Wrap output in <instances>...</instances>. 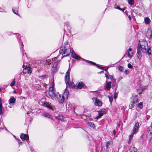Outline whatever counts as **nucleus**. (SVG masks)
I'll return each mask as SVG.
<instances>
[{
	"label": "nucleus",
	"mask_w": 152,
	"mask_h": 152,
	"mask_svg": "<svg viewBox=\"0 0 152 152\" xmlns=\"http://www.w3.org/2000/svg\"><path fill=\"white\" fill-rule=\"evenodd\" d=\"M52 85L50 87V88H49V91H53L54 90V83H52Z\"/></svg>",
	"instance_id": "c85d7f7f"
},
{
	"label": "nucleus",
	"mask_w": 152,
	"mask_h": 152,
	"mask_svg": "<svg viewBox=\"0 0 152 152\" xmlns=\"http://www.w3.org/2000/svg\"><path fill=\"white\" fill-rule=\"evenodd\" d=\"M118 69L119 70H121V71H122V70L123 69V68L122 66H119Z\"/></svg>",
	"instance_id": "37998d69"
},
{
	"label": "nucleus",
	"mask_w": 152,
	"mask_h": 152,
	"mask_svg": "<svg viewBox=\"0 0 152 152\" xmlns=\"http://www.w3.org/2000/svg\"><path fill=\"white\" fill-rule=\"evenodd\" d=\"M105 77L107 78V79H109L110 78V77H109V76L107 74H105Z\"/></svg>",
	"instance_id": "de8ad7c7"
},
{
	"label": "nucleus",
	"mask_w": 152,
	"mask_h": 152,
	"mask_svg": "<svg viewBox=\"0 0 152 152\" xmlns=\"http://www.w3.org/2000/svg\"><path fill=\"white\" fill-rule=\"evenodd\" d=\"M103 114V112L102 111H99L98 115L96 116L95 118L96 119H98L99 118L101 117Z\"/></svg>",
	"instance_id": "aec40b11"
},
{
	"label": "nucleus",
	"mask_w": 152,
	"mask_h": 152,
	"mask_svg": "<svg viewBox=\"0 0 152 152\" xmlns=\"http://www.w3.org/2000/svg\"><path fill=\"white\" fill-rule=\"evenodd\" d=\"M48 93H49V95L50 96H54L53 94H52V92L49 91Z\"/></svg>",
	"instance_id": "c03bdc74"
},
{
	"label": "nucleus",
	"mask_w": 152,
	"mask_h": 152,
	"mask_svg": "<svg viewBox=\"0 0 152 152\" xmlns=\"http://www.w3.org/2000/svg\"><path fill=\"white\" fill-rule=\"evenodd\" d=\"M127 54H128V57H129L130 58H131L132 57V55H131L130 54L129 52L128 51Z\"/></svg>",
	"instance_id": "a19ab883"
},
{
	"label": "nucleus",
	"mask_w": 152,
	"mask_h": 152,
	"mask_svg": "<svg viewBox=\"0 0 152 152\" xmlns=\"http://www.w3.org/2000/svg\"><path fill=\"white\" fill-rule=\"evenodd\" d=\"M126 7H124V8H121V10H120L121 11H122L123 12H124V11L126 9Z\"/></svg>",
	"instance_id": "09e8293b"
},
{
	"label": "nucleus",
	"mask_w": 152,
	"mask_h": 152,
	"mask_svg": "<svg viewBox=\"0 0 152 152\" xmlns=\"http://www.w3.org/2000/svg\"><path fill=\"white\" fill-rule=\"evenodd\" d=\"M139 127V124L138 122L135 123L133 130V134H135L138 131Z\"/></svg>",
	"instance_id": "6e6552de"
},
{
	"label": "nucleus",
	"mask_w": 152,
	"mask_h": 152,
	"mask_svg": "<svg viewBox=\"0 0 152 152\" xmlns=\"http://www.w3.org/2000/svg\"><path fill=\"white\" fill-rule=\"evenodd\" d=\"M144 21L146 24H148L150 23L151 20L149 18L146 17L144 19Z\"/></svg>",
	"instance_id": "393cba45"
},
{
	"label": "nucleus",
	"mask_w": 152,
	"mask_h": 152,
	"mask_svg": "<svg viewBox=\"0 0 152 152\" xmlns=\"http://www.w3.org/2000/svg\"><path fill=\"white\" fill-rule=\"evenodd\" d=\"M17 34V38L19 39L20 42H21V45L22 46V48H20L22 52V56H23V66H25L24 64H25V57H24V56H25L26 58L27 59V56L26 55V53L25 52V51L23 49V46L24 45L23 44V43L22 42H21L20 41V34H17V33H15V34Z\"/></svg>",
	"instance_id": "20e7f679"
},
{
	"label": "nucleus",
	"mask_w": 152,
	"mask_h": 152,
	"mask_svg": "<svg viewBox=\"0 0 152 152\" xmlns=\"http://www.w3.org/2000/svg\"><path fill=\"white\" fill-rule=\"evenodd\" d=\"M128 17L129 18V19L131 20V16H130V15H129L128 16Z\"/></svg>",
	"instance_id": "13d9d810"
},
{
	"label": "nucleus",
	"mask_w": 152,
	"mask_h": 152,
	"mask_svg": "<svg viewBox=\"0 0 152 152\" xmlns=\"http://www.w3.org/2000/svg\"><path fill=\"white\" fill-rule=\"evenodd\" d=\"M48 77V75H41V76H39V78H40L41 79L44 80V79H46V78H47Z\"/></svg>",
	"instance_id": "c756f323"
},
{
	"label": "nucleus",
	"mask_w": 152,
	"mask_h": 152,
	"mask_svg": "<svg viewBox=\"0 0 152 152\" xmlns=\"http://www.w3.org/2000/svg\"><path fill=\"white\" fill-rule=\"evenodd\" d=\"M118 93L116 92V91H115V93L114 94V98L115 99H116L118 96Z\"/></svg>",
	"instance_id": "4c0bfd02"
},
{
	"label": "nucleus",
	"mask_w": 152,
	"mask_h": 152,
	"mask_svg": "<svg viewBox=\"0 0 152 152\" xmlns=\"http://www.w3.org/2000/svg\"><path fill=\"white\" fill-rule=\"evenodd\" d=\"M83 83L82 82H80L78 83L77 87L79 89H81L83 86Z\"/></svg>",
	"instance_id": "a878e982"
},
{
	"label": "nucleus",
	"mask_w": 152,
	"mask_h": 152,
	"mask_svg": "<svg viewBox=\"0 0 152 152\" xmlns=\"http://www.w3.org/2000/svg\"><path fill=\"white\" fill-rule=\"evenodd\" d=\"M118 6L116 4H115L114 6V8L116 9H117L118 8Z\"/></svg>",
	"instance_id": "3c124183"
},
{
	"label": "nucleus",
	"mask_w": 152,
	"mask_h": 152,
	"mask_svg": "<svg viewBox=\"0 0 152 152\" xmlns=\"http://www.w3.org/2000/svg\"><path fill=\"white\" fill-rule=\"evenodd\" d=\"M113 144V142L112 141H109L107 142L106 144V147L107 148H110V146L111 145Z\"/></svg>",
	"instance_id": "6ab92c4d"
},
{
	"label": "nucleus",
	"mask_w": 152,
	"mask_h": 152,
	"mask_svg": "<svg viewBox=\"0 0 152 152\" xmlns=\"http://www.w3.org/2000/svg\"><path fill=\"white\" fill-rule=\"evenodd\" d=\"M73 108H74V110H75V107L74 108V107H73Z\"/></svg>",
	"instance_id": "338daca9"
},
{
	"label": "nucleus",
	"mask_w": 152,
	"mask_h": 152,
	"mask_svg": "<svg viewBox=\"0 0 152 152\" xmlns=\"http://www.w3.org/2000/svg\"><path fill=\"white\" fill-rule=\"evenodd\" d=\"M15 79H14L13 80L12 82L11 83L10 85L11 86H12L15 85Z\"/></svg>",
	"instance_id": "f704fd0d"
},
{
	"label": "nucleus",
	"mask_w": 152,
	"mask_h": 152,
	"mask_svg": "<svg viewBox=\"0 0 152 152\" xmlns=\"http://www.w3.org/2000/svg\"><path fill=\"white\" fill-rule=\"evenodd\" d=\"M69 94V91L66 88L65 89V91L62 96L58 93V95H56V97L58 99V102L60 103H62L64 102V97H66V98H67Z\"/></svg>",
	"instance_id": "7ed1b4c3"
},
{
	"label": "nucleus",
	"mask_w": 152,
	"mask_h": 152,
	"mask_svg": "<svg viewBox=\"0 0 152 152\" xmlns=\"http://www.w3.org/2000/svg\"><path fill=\"white\" fill-rule=\"evenodd\" d=\"M110 79L111 80H113V77L111 75H110Z\"/></svg>",
	"instance_id": "864d4df0"
},
{
	"label": "nucleus",
	"mask_w": 152,
	"mask_h": 152,
	"mask_svg": "<svg viewBox=\"0 0 152 152\" xmlns=\"http://www.w3.org/2000/svg\"><path fill=\"white\" fill-rule=\"evenodd\" d=\"M69 79L67 80V81H66V80H65V82L66 84V88L68 87V86H69V88H70L71 87H72V83H71L70 81L69 82Z\"/></svg>",
	"instance_id": "4be33fe9"
},
{
	"label": "nucleus",
	"mask_w": 152,
	"mask_h": 152,
	"mask_svg": "<svg viewBox=\"0 0 152 152\" xmlns=\"http://www.w3.org/2000/svg\"><path fill=\"white\" fill-rule=\"evenodd\" d=\"M52 94H53L54 96H55L56 97V96L57 95H58V93L57 94H56L55 91L54 90H53V91H52Z\"/></svg>",
	"instance_id": "ea45409f"
},
{
	"label": "nucleus",
	"mask_w": 152,
	"mask_h": 152,
	"mask_svg": "<svg viewBox=\"0 0 152 152\" xmlns=\"http://www.w3.org/2000/svg\"><path fill=\"white\" fill-rule=\"evenodd\" d=\"M125 13L126 14V15H127V16L129 15H128V12H127V11L126 10L125 11Z\"/></svg>",
	"instance_id": "5fc2aeb1"
},
{
	"label": "nucleus",
	"mask_w": 152,
	"mask_h": 152,
	"mask_svg": "<svg viewBox=\"0 0 152 152\" xmlns=\"http://www.w3.org/2000/svg\"><path fill=\"white\" fill-rule=\"evenodd\" d=\"M23 142H18L19 144V146L23 144Z\"/></svg>",
	"instance_id": "49530a36"
},
{
	"label": "nucleus",
	"mask_w": 152,
	"mask_h": 152,
	"mask_svg": "<svg viewBox=\"0 0 152 152\" xmlns=\"http://www.w3.org/2000/svg\"><path fill=\"white\" fill-rule=\"evenodd\" d=\"M112 88L114 89L115 91H116L118 88V85L116 83H113L112 84Z\"/></svg>",
	"instance_id": "a211bd4d"
},
{
	"label": "nucleus",
	"mask_w": 152,
	"mask_h": 152,
	"mask_svg": "<svg viewBox=\"0 0 152 152\" xmlns=\"http://www.w3.org/2000/svg\"><path fill=\"white\" fill-rule=\"evenodd\" d=\"M130 152H137V149L134 147H131L129 149Z\"/></svg>",
	"instance_id": "dca6fc26"
},
{
	"label": "nucleus",
	"mask_w": 152,
	"mask_h": 152,
	"mask_svg": "<svg viewBox=\"0 0 152 152\" xmlns=\"http://www.w3.org/2000/svg\"><path fill=\"white\" fill-rule=\"evenodd\" d=\"M113 134H114V135H115L116 134V131H115V129H114L113 131Z\"/></svg>",
	"instance_id": "4d7b16f0"
},
{
	"label": "nucleus",
	"mask_w": 152,
	"mask_h": 152,
	"mask_svg": "<svg viewBox=\"0 0 152 152\" xmlns=\"http://www.w3.org/2000/svg\"><path fill=\"white\" fill-rule=\"evenodd\" d=\"M128 3L130 5H132L134 3V0H128Z\"/></svg>",
	"instance_id": "2f4dec72"
},
{
	"label": "nucleus",
	"mask_w": 152,
	"mask_h": 152,
	"mask_svg": "<svg viewBox=\"0 0 152 152\" xmlns=\"http://www.w3.org/2000/svg\"><path fill=\"white\" fill-rule=\"evenodd\" d=\"M44 105L47 107V108H49L50 110L53 109V107L50 106V105L47 102H46L44 103Z\"/></svg>",
	"instance_id": "b1692460"
},
{
	"label": "nucleus",
	"mask_w": 152,
	"mask_h": 152,
	"mask_svg": "<svg viewBox=\"0 0 152 152\" xmlns=\"http://www.w3.org/2000/svg\"><path fill=\"white\" fill-rule=\"evenodd\" d=\"M92 99L94 102V104L96 106H100L102 104V102L97 98H93Z\"/></svg>",
	"instance_id": "423d86ee"
},
{
	"label": "nucleus",
	"mask_w": 152,
	"mask_h": 152,
	"mask_svg": "<svg viewBox=\"0 0 152 152\" xmlns=\"http://www.w3.org/2000/svg\"><path fill=\"white\" fill-rule=\"evenodd\" d=\"M57 69H56V67H53L52 68V73L53 74L55 73Z\"/></svg>",
	"instance_id": "7c9ffc66"
},
{
	"label": "nucleus",
	"mask_w": 152,
	"mask_h": 152,
	"mask_svg": "<svg viewBox=\"0 0 152 152\" xmlns=\"http://www.w3.org/2000/svg\"><path fill=\"white\" fill-rule=\"evenodd\" d=\"M127 66L129 68L132 69L133 68V66L129 63L128 64Z\"/></svg>",
	"instance_id": "58836bf2"
},
{
	"label": "nucleus",
	"mask_w": 152,
	"mask_h": 152,
	"mask_svg": "<svg viewBox=\"0 0 152 152\" xmlns=\"http://www.w3.org/2000/svg\"><path fill=\"white\" fill-rule=\"evenodd\" d=\"M142 102H140L138 104H137V106L139 107L140 109H141L142 108Z\"/></svg>",
	"instance_id": "72a5a7b5"
},
{
	"label": "nucleus",
	"mask_w": 152,
	"mask_h": 152,
	"mask_svg": "<svg viewBox=\"0 0 152 152\" xmlns=\"http://www.w3.org/2000/svg\"><path fill=\"white\" fill-rule=\"evenodd\" d=\"M128 51H129V52L131 51L132 50V49L131 48H129V49H128Z\"/></svg>",
	"instance_id": "bf43d9fd"
},
{
	"label": "nucleus",
	"mask_w": 152,
	"mask_h": 152,
	"mask_svg": "<svg viewBox=\"0 0 152 152\" xmlns=\"http://www.w3.org/2000/svg\"><path fill=\"white\" fill-rule=\"evenodd\" d=\"M131 140L132 139H129V141L128 142L129 144H130V143L131 141Z\"/></svg>",
	"instance_id": "6e6d98bb"
},
{
	"label": "nucleus",
	"mask_w": 152,
	"mask_h": 152,
	"mask_svg": "<svg viewBox=\"0 0 152 152\" xmlns=\"http://www.w3.org/2000/svg\"><path fill=\"white\" fill-rule=\"evenodd\" d=\"M146 35L147 38L150 39L152 37V32L150 30H148L147 31Z\"/></svg>",
	"instance_id": "9b49d317"
},
{
	"label": "nucleus",
	"mask_w": 152,
	"mask_h": 152,
	"mask_svg": "<svg viewBox=\"0 0 152 152\" xmlns=\"http://www.w3.org/2000/svg\"><path fill=\"white\" fill-rule=\"evenodd\" d=\"M111 81H109L106 84V89L107 90H109L111 88Z\"/></svg>",
	"instance_id": "f3484780"
},
{
	"label": "nucleus",
	"mask_w": 152,
	"mask_h": 152,
	"mask_svg": "<svg viewBox=\"0 0 152 152\" xmlns=\"http://www.w3.org/2000/svg\"><path fill=\"white\" fill-rule=\"evenodd\" d=\"M117 9H118V10H121V8L120 7H119L118 6V8H117Z\"/></svg>",
	"instance_id": "e2e57ef3"
},
{
	"label": "nucleus",
	"mask_w": 152,
	"mask_h": 152,
	"mask_svg": "<svg viewBox=\"0 0 152 152\" xmlns=\"http://www.w3.org/2000/svg\"><path fill=\"white\" fill-rule=\"evenodd\" d=\"M134 134H133V133L132 132V133L129 135V139H132V138L133 137V135Z\"/></svg>",
	"instance_id": "a18cd8bd"
},
{
	"label": "nucleus",
	"mask_w": 152,
	"mask_h": 152,
	"mask_svg": "<svg viewBox=\"0 0 152 152\" xmlns=\"http://www.w3.org/2000/svg\"><path fill=\"white\" fill-rule=\"evenodd\" d=\"M20 138L21 139L24 140H28L29 139V137L28 135L22 133L20 135Z\"/></svg>",
	"instance_id": "1a4fd4ad"
},
{
	"label": "nucleus",
	"mask_w": 152,
	"mask_h": 152,
	"mask_svg": "<svg viewBox=\"0 0 152 152\" xmlns=\"http://www.w3.org/2000/svg\"><path fill=\"white\" fill-rule=\"evenodd\" d=\"M4 113V108L1 103V99L0 98V114L2 115Z\"/></svg>",
	"instance_id": "9d476101"
},
{
	"label": "nucleus",
	"mask_w": 152,
	"mask_h": 152,
	"mask_svg": "<svg viewBox=\"0 0 152 152\" xmlns=\"http://www.w3.org/2000/svg\"><path fill=\"white\" fill-rule=\"evenodd\" d=\"M130 102L134 103L135 104L137 105V103L139 102L137 96L136 95H134L130 98Z\"/></svg>",
	"instance_id": "39448f33"
},
{
	"label": "nucleus",
	"mask_w": 152,
	"mask_h": 152,
	"mask_svg": "<svg viewBox=\"0 0 152 152\" xmlns=\"http://www.w3.org/2000/svg\"><path fill=\"white\" fill-rule=\"evenodd\" d=\"M130 103L131 104L129 105V109H132V108L134 107V106L135 104H134V103H133L132 102H130Z\"/></svg>",
	"instance_id": "473e14b6"
},
{
	"label": "nucleus",
	"mask_w": 152,
	"mask_h": 152,
	"mask_svg": "<svg viewBox=\"0 0 152 152\" xmlns=\"http://www.w3.org/2000/svg\"><path fill=\"white\" fill-rule=\"evenodd\" d=\"M42 115L43 116L47 117L49 118H51V119L52 118V115H50L49 113L46 112L42 114Z\"/></svg>",
	"instance_id": "2eb2a0df"
},
{
	"label": "nucleus",
	"mask_w": 152,
	"mask_h": 152,
	"mask_svg": "<svg viewBox=\"0 0 152 152\" xmlns=\"http://www.w3.org/2000/svg\"><path fill=\"white\" fill-rule=\"evenodd\" d=\"M124 56L123 57V58H122V59H123V58H124Z\"/></svg>",
	"instance_id": "774afa93"
},
{
	"label": "nucleus",
	"mask_w": 152,
	"mask_h": 152,
	"mask_svg": "<svg viewBox=\"0 0 152 152\" xmlns=\"http://www.w3.org/2000/svg\"><path fill=\"white\" fill-rule=\"evenodd\" d=\"M0 12H4V11L2 10V9L1 8H0Z\"/></svg>",
	"instance_id": "680f3d73"
},
{
	"label": "nucleus",
	"mask_w": 152,
	"mask_h": 152,
	"mask_svg": "<svg viewBox=\"0 0 152 152\" xmlns=\"http://www.w3.org/2000/svg\"><path fill=\"white\" fill-rule=\"evenodd\" d=\"M137 47L139 48L140 49H141V51L143 53H148V55H150L152 54V51L151 50V48H148L147 42H144V44L142 45L138 43Z\"/></svg>",
	"instance_id": "f03ea898"
},
{
	"label": "nucleus",
	"mask_w": 152,
	"mask_h": 152,
	"mask_svg": "<svg viewBox=\"0 0 152 152\" xmlns=\"http://www.w3.org/2000/svg\"><path fill=\"white\" fill-rule=\"evenodd\" d=\"M46 64L49 65L51 64L52 61L51 60H46Z\"/></svg>",
	"instance_id": "c9c22d12"
},
{
	"label": "nucleus",
	"mask_w": 152,
	"mask_h": 152,
	"mask_svg": "<svg viewBox=\"0 0 152 152\" xmlns=\"http://www.w3.org/2000/svg\"><path fill=\"white\" fill-rule=\"evenodd\" d=\"M70 72V70H69V68L68 69V70L66 72V75L65 77V80H66V81H67L68 79L69 78V73Z\"/></svg>",
	"instance_id": "f8f14e48"
},
{
	"label": "nucleus",
	"mask_w": 152,
	"mask_h": 152,
	"mask_svg": "<svg viewBox=\"0 0 152 152\" xmlns=\"http://www.w3.org/2000/svg\"><path fill=\"white\" fill-rule=\"evenodd\" d=\"M123 78L122 77H120L119 78V80H121Z\"/></svg>",
	"instance_id": "0e129e2a"
},
{
	"label": "nucleus",
	"mask_w": 152,
	"mask_h": 152,
	"mask_svg": "<svg viewBox=\"0 0 152 152\" xmlns=\"http://www.w3.org/2000/svg\"><path fill=\"white\" fill-rule=\"evenodd\" d=\"M69 24L68 23H66L65 24V25L64 27V31L65 32V28H67V30H69V32L70 33V32L69 31L70 30Z\"/></svg>",
	"instance_id": "4468645a"
},
{
	"label": "nucleus",
	"mask_w": 152,
	"mask_h": 152,
	"mask_svg": "<svg viewBox=\"0 0 152 152\" xmlns=\"http://www.w3.org/2000/svg\"><path fill=\"white\" fill-rule=\"evenodd\" d=\"M83 88H86V86L83 84Z\"/></svg>",
	"instance_id": "052dcab7"
},
{
	"label": "nucleus",
	"mask_w": 152,
	"mask_h": 152,
	"mask_svg": "<svg viewBox=\"0 0 152 152\" xmlns=\"http://www.w3.org/2000/svg\"><path fill=\"white\" fill-rule=\"evenodd\" d=\"M104 71L103 70H102L100 72H99L98 73V74H101V73H104Z\"/></svg>",
	"instance_id": "603ef678"
},
{
	"label": "nucleus",
	"mask_w": 152,
	"mask_h": 152,
	"mask_svg": "<svg viewBox=\"0 0 152 152\" xmlns=\"http://www.w3.org/2000/svg\"><path fill=\"white\" fill-rule=\"evenodd\" d=\"M23 72L24 74L28 73V74H30L32 72L31 69L30 67H26L23 69Z\"/></svg>",
	"instance_id": "0eeeda50"
},
{
	"label": "nucleus",
	"mask_w": 152,
	"mask_h": 152,
	"mask_svg": "<svg viewBox=\"0 0 152 152\" xmlns=\"http://www.w3.org/2000/svg\"><path fill=\"white\" fill-rule=\"evenodd\" d=\"M70 53H72V57L74 58L77 60L81 59L82 60L85 61L87 63H90L92 65L96 66L99 69L104 70L105 71H106L107 73L109 74V72L107 71L108 68L101 67L99 66L95 62L82 58L80 57L77 55L73 51H72L71 47L70 46V44H69L67 42H66L60 47L59 53L60 54H62V55L63 54H66V55H65L62 57V58L64 57L68 56Z\"/></svg>",
	"instance_id": "f257e3e1"
},
{
	"label": "nucleus",
	"mask_w": 152,
	"mask_h": 152,
	"mask_svg": "<svg viewBox=\"0 0 152 152\" xmlns=\"http://www.w3.org/2000/svg\"><path fill=\"white\" fill-rule=\"evenodd\" d=\"M125 73L126 74H128L129 73V71L127 70H126L125 71Z\"/></svg>",
	"instance_id": "8fccbe9b"
},
{
	"label": "nucleus",
	"mask_w": 152,
	"mask_h": 152,
	"mask_svg": "<svg viewBox=\"0 0 152 152\" xmlns=\"http://www.w3.org/2000/svg\"><path fill=\"white\" fill-rule=\"evenodd\" d=\"M137 56L139 59H140L142 57V54L140 51V49L139 48L137 47Z\"/></svg>",
	"instance_id": "ddd939ff"
},
{
	"label": "nucleus",
	"mask_w": 152,
	"mask_h": 152,
	"mask_svg": "<svg viewBox=\"0 0 152 152\" xmlns=\"http://www.w3.org/2000/svg\"><path fill=\"white\" fill-rule=\"evenodd\" d=\"M109 99L110 101V103H112L113 100V98L112 96H109Z\"/></svg>",
	"instance_id": "e433bc0d"
},
{
	"label": "nucleus",
	"mask_w": 152,
	"mask_h": 152,
	"mask_svg": "<svg viewBox=\"0 0 152 152\" xmlns=\"http://www.w3.org/2000/svg\"><path fill=\"white\" fill-rule=\"evenodd\" d=\"M56 119H58L60 120L61 121H64V120L63 119V116L61 115H59L58 116H57L56 117Z\"/></svg>",
	"instance_id": "5701e85b"
},
{
	"label": "nucleus",
	"mask_w": 152,
	"mask_h": 152,
	"mask_svg": "<svg viewBox=\"0 0 152 152\" xmlns=\"http://www.w3.org/2000/svg\"><path fill=\"white\" fill-rule=\"evenodd\" d=\"M86 124L88 125L91 127L93 128L94 126V124L92 122L89 121H87Z\"/></svg>",
	"instance_id": "cd10ccee"
},
{
	"label": "nucleus",
	"mask_w": 152,
	"mask_h": 152,
	"mask_svg": "<svg viewBox=\"0 0 152 152\" xmlns=\"http://www.w3.org/2000/svg\"><path fill=\"white\" fill-rule=\"evenodd\" d=\"M12 33H10V34H8V35L9 36V35H11V34H12Z\"/></svg>",
	"instance_id": "69168bd1"
},
{
	"label": "nucleus",
	"mask_w": 152,
	"mask_h": 152,
	"mask_svg": "<svg viewBox=\"0 0 152 152\" xmlns=\"http://www.w3.org/2000/svg\"><path fill=\"white\" fill-rule=\"evenodd\" d=\"M57 65H58L57 63L56 62H55L54 64L53 67H56V66H57Z\"/></svg>",
	"instance_id": "79ce46f5"
},
{
	"label": "nucleus",
	"mask_w": 152,
	"mask_h": 152,
	"mask_svg": "<svg viewBox=\"0 0 152 152\" xmlns=\"http://www.w3.org/2000/svg\"><path fill=\"white\" fill-rule=\"evenodd\" d=\"M15 99L14 97L10 98L9 99V103L12 104L15 103Z\"/></svg>",
	"instance_id": "bb28decb"
},
{
	"label": "nucleus",
	"mask_w": 152,
	"mask_h": 152,
	"mask_svg": "<svg viewBox=\"0 0 152 152\" xmlns=\"http://www.w3.org/2000/svg\"><path fill=\"white\" fill-rule=\"evenodd\" d=\"M18 7H14L12 8V10L13 12L16 15H18Z\"/></svg>",
	"instance_id": "412c9836"
}]
</instances>
